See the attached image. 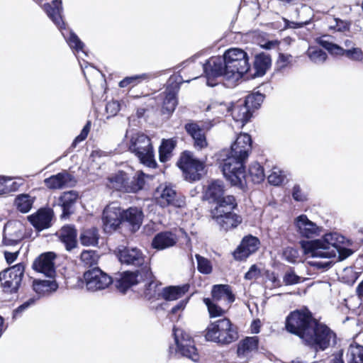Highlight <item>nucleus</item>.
Returning <instances> with one entry per match:
<instances>
[{"label": "nucleus", "instance_id": "obj_1", "mask_svg": "<svg viewBox=\"0 0 363 363\" xmlns=\"http://www.w3.org/2000/svg\"><path fill=\"white\" fill-rule=\"evenodd\" d=\"M286 330L298 336L302 344L315 353L324 352L337 343L336 333L314 318L308 310H295L285 320Z\"/></svg>", "mask_w": 363, "mask_h": 363}, {"label": "nucleus", "instance_id": "obj_2", "mask_svg": "<svg viewBox=\"0 0 363 363\" xmlns=\"http://www.w3.org/2000/svg\"><path fill=\"white\" fill-rule=\"evenodd\" d=\"M345 237L337 233L325 234L321 239L301 240L300 245L304 254H311L313 257H337L343 261L352 255L353 251L344 246Z\"/></svg>", "mask_w": 363, "mask_h": 363}, {"label": "nucleus", "instance_id": "obj_3", "mask_svg": "<svg viewBox=\"0 0 363 363\" xmlns=\"http://www.w3.org/2000/svg\"><path fill=\"white\" fill-rule=\"evenodd\" d=\"M220 167L225 178L233 186H244L243 178L246 176L245 162L247 157L236 155L232 150H223L220 155Z\"/></svg>", "mask_w": 363, "mask_h": 363}, {"label": "nucleus", "instance_id": "obj_4", "mask_svg": "<svg viewBox=\"0 0 363 363\" xmlns=\"http://www.w3.org/2000/svg\"><path fill=\"white\" fill-rule=\"evenodd\" d=\"M225 68L230 82L234 84L246 74L251 68L250 57L247 52L239 48H231L223 53Z\"/></svg>", "mask_w": 363, "mask_h": 363}, {"label": "nucleus", "instance_id": "obj_5", "mask_svg": "<svg viewBox=\"0 0 363 363\" xmlns=\"http://www.w3.org/2000/svg\"><path fill=\"white\" fill-rule=\"evenodd\" d=\"M223 204L216 206L211 209L212 218L219 226L220 230L227 232L237 228L242 223V217L233 212L238 204L235 198L229 195L223 202Z\"/></svg>", "mask_w": 363, "mask_h": 363}, {"label": "nucleus", "instance_id": "obj_6", "mask_svg": "<svg viewBox=\"0 0 363 363\" xmlns=\"http://www.w3.org/2000/svg\"><path fill=\"white\" fill-rule=\"evenodd\" d=\"M204 337L207 341L227 345L237 340L238 334L231 321L224 318L211 322L204 331Z\"/></svg>", "mask_w": 363, "mask_h": 363}, {"label": "nucleus", "instance_id": "obj_7", "mask_svg": "<svg viewBox=\"0 0 363 363\" xmlns=\"http://www.w3.org/2000/svg\"><path fill=\"white\" fill-rule=\"evenodd\" d=\"M128 148L130 152L138 157L141 164L150 168L157 167L151 140L145 134L137 133L133 135Z\"/></svg>", "mask_w": 363, "mask_h": 363}, {"label": "nucleus", "instance_id": "obj_8", "mask_svg": "<svg viewBox=\"0 0 363 363\" xmlns=\"http://www.w3.org/2000/svg\"><path fill=\"white\" fill-rule=\"evenodd\" d=\"M177 165L182 172L184 179L189 182L201 180L205 174V162L195 157L189 150L181 153Z\"/></svg>", "mask_w": 363, "mask_h": 363}, {"label": "nucleus", "instance_id": "obj_9", "mask_svg": "<svg viewBox=\"0 0 363 363\" xmlns=\"http://www.w3.org/2000/svg\"><path fill=\"white\" fill-rule=\"evenodd\" d=\"M115 253L122 264L138 267V269H143L147 267L151 270L150 258L137 247L119 246Z\"/></svg>", "mask_w": 363, "mask_h": 363}, {"label": "nucleus", "instance_id": "obj_10", "mask_svg": "<svg viewBox=\"0 0 363 363\" xmlns=\"http://www.w3.org/2000/svg\"><path fill=\"white\" fill-rule=\"evenodd\" d=\"M25 269V264L20 262L0 272L1 287L4 292L13 294L18 291L24 277Z\"/></svg>", "mask_w": 363, "mask_h": 363}, {"label": "nucleus", "instance_id": "obj_11", "mask_svg": "<svg viewBox=\"0 0 363 363\" xmlns=\"http://www.w3.org/2000/svg\"><path fill=\"white\" fill-rule=\"evenodd\" d=\"M225 62L222 56H213L208 59L203 65V69L206 78V84L213 87L217 84L216 79L223 77V79L230 82V77L225 68Z\"/></svg>", "mask_w": 363, "mask_h": 363}, {"label": "nucleus", "instance_id": "obj_12", "mask_svg": "<svg viewBox=\"0 0 363 363\" xmlns=\"http://www.w3.org/2000/svg\"><path fill=\"white\" fill-rule=\"evenodd\" d=\"M173 335L176 344V354L186 357L194 362L199 360V354L192 337L182 329L173 328Z\"/></svg>", "mask_w": 363, "mask_h": 363}, {"label": "nucleus", "instance_id": "obj_13", "mask_svg": "<svg viewBox=\"0 0 363 363\" xmlns=\"http://www.w3.org/2000/svg\"><path fill=\"white\" fill-rule=\"evenodd\" d=\"M83 277L86 289L92 292L106 289L113 282L112 277L99 267L87 270Z\"/></svg>", "mask_w": 363, "mask_h": 363}, {"label": "nucleus", "instance_id": "obj_14", "mask_svg": "<svg viewBox=\"0 0 363 363\" xmlns=\"http://www.w3.org/2000/svg\"><path fill=\"white\" fill-rule=\"evenodd\" d=\"M184 81L182 80V76H171L167 81V86L164 91V98L163 99L162 106V113L171 115L175 110L178 104L177 94L180 88V84ZM189 82L190 80L185 81Z\"/></svg>", "mask_w": 363, "mask_h": 363}, {"label": "nucleus", "instance_id": "obj_15", "mask_svg": "<svg viewBox=\"0 0 363 363\" xmlns=\"http://www.w3.org/2000/svg\"><path fill=\"white\" fill-rule=\"evenodd\" d=\"M152 276V271L147 267L143 269H137L135 271L123 272L120 278L115 282L116 287L122 293H125L129 288L138 284L141 281H145V279H150Z\"/></svg>", "mask_w": 363, "mask_h": 363}, {"label": "nucleus", "instance_id": "obj_16", "mask_svg": "<svg viewBox=\"0 0 363 363\" xmlns=\"http://www.w3.org/2000/svg\"><path fill=\"white\" fill-rule=\"evenodd\" d=\"M122 208L118 203L113 202L103 211L102 223L104 230L110 233L116 230L122 225Z\"/></svg>", "mask_w": 363, "mask_h": 363}, {"label": "nucleus", "instance_id": "obj_17", "mask_svg": "<svg viewBox=\"0 0 363 363\" xmlns=\"http://www.w3.org/2000/svg\"><path fill=\"white\" fill-rule=\"evenodd\" d=\"M259 245L260 241L258 238L252 235H245L233 251V258L237 261L245 260L258 250Z\"/></svg>", "mask_w": 363, "mask_h": 363}, {"label": "nucleus", "instance_id": "obj_18", "mask_svg": "<svg viewBox=\"0 0 363 363\" xmlns=\"http://www.w3.org/2000/svg\"><path fill=\"white\" fill-rule=\"evenodd\" d=\"M56 257L57 255L54 252H43L35 259L32 268L48 278H54L56 274L55 267Z\"/></svg>", "mask_w": 363, "mask_h": 363}, {"label": "nucleus", "instance_id": "obj_19", "mask_svg": "<svg viewBox=\"0 0 363 363\" xmlns=\"http://www.w3.org/2000/svg\"><path fill=\"white\" fill-rule=\"evenodd\" d=\"M159 196L157 197V203L162 208L169 206L182 207L184 205V199L179 198L177 191L169 185H160L157 189Z\"/></svg>", "mask_w": 363, "mask_h": 363}, {"label": "nucleus", "instance_id": "obj_20", "mask_svg": "<svg viewBox=\"0 0 363 363\" xmlns=\"http://www.w3.org/2000/svg\"><path fill=\"white\" fill-rule=\"evenodd\" d=\"M54 217L53 210L50 208H41L35 213L28 216V220L38 231L49 228L52 225Z\"/></svg>", "mask_w": 363, "mask_h": 363}, {"label": "nucleus", "instance_id": "obj_21", "mask_svg": "<svg viewBox=\"0 0 363 363\" xmlns=\"http://www.w3.org/2000/svg\"><path fill=\"white\" fill-rule=\"evenodd\" d=\"M23 227L21 223L18 222L7 223L3 232L4 245L8 246H14L19 244L23 239Z\"/></svg>", "mask_w": 363, "mask_h": 363}, {"label": "nucleus", "instance_id": "obj_22", "mask_svg": "<svg viewBox=\"0 0 363 363\" xmlns=\"http://www.w3.org/2000/svg\"><path fill=\"white\" fill-rule=\"evenodd\" d=\"M122 225H125L133 233L138 231L143 220V211L137 207H130L127 209L122 208Z\"/></svg>", "mask_w": 363, "mask_h": 363}, {"label": "nucleus", "instance_id": "obj_23", "mask_svg": "<svg viewBox=\"0 0 363 363\" xmlns=\"http://www.w3.org/2000/svg\"><path fill=\"white\" fill-rule=\"evenodd\" d=\"M226 107L227 112L230 113L233 118L240 122L242 127L248 123L252 116V111L245 104H243L242 100H239L236 103H232L230 106H227L224 103H220Z\"/></svg>", "mask_w": 363, "mask_h": 363}, {"label": "nucleus", "instance_id": "obj_24", "mask_svg": "<svg viewBox=\"0 0 363 363\" xmlns=\"http://www.w3.org/2000/svg\"><path fill=\"white\" fill-rule=\"evenodd\" d=\"M225 186L220 180H212L205 190L203 199L209 203H216V206L224 204L222 202L228 196H224Z\"/></svg>", "mask_w": 363, "mask_h": 363}, {"label": "nucleus", "instance_id": "obj_25", "mask_svg": "<svg viewBox=\"0 0 363 363\" xmlns=\"http://www.w3.org/2000/svg\"><path fill=\"white\" fill-rule=\"evenodd\" d=\"M43 9L58 29H65L66 23L62 17V0H52L50 3L45 4Z\"/></svg>", "mask_w": 363, "mask_h": 363}, {"label": "nucleus", "instance_id": "obj_26", "mask_svg": "<svg viewBox=\"0 0 363 363\" xmlns=\"http://www.w3.org/2000/svg\"><path fill=\"white\" fill-rule=\"evenodd\" d=\"M294 223L296 230L301 237L310 238L318 233V226L310 220L305 214L297 216L294 219Z\"/></svg>", "mask_w": 363, "mask_h": 363}, {"label": "nucleus", "instance_id": "obj_27", "mask_svg": "<svg viewBox=\"0 0 363 363\" xmlns=\"http://www.w3.org/2000/svg\"><path fill=\"white\" fill-rule=\"evenodd\" d=\"M44 183L48 189H57L65 186H72L76 184V180L74 176L66 171H62L46 178Z\"/></svg>", "mask_w": 363, "mask_h": 363}, {"label": "nucleus", "instance_id": "obj_28", "mask_svg": "<svg viewBox=\"0 0 363 363\" xmlns=\"http://www.w3.org/2000/svg\"><path fill=\"white\" fill-rule=\"evenodd\" d=\"M79 198L77 191L71 190L64 192L58 199V204L62 208V218H67L74 213L73 207Z\"/></svg>", "mask_w": 363, "mask_h": 363}, {"label": "nucleus", "instance_id": "obj_29", "mask_svg": "<svg viewBox=\"0 0 363 363\" xmlns=\"http://www.w3.org/2000/svg\"><path fill=\"white\" fill-rule=\"evenodd\" d=\"M57 234L60 240L64 244L67 251H71L77 247V232L74 225H66L63 226Z\"/></svg>", "mask_w": 363, "mask_h": 363}, {"label": "nucleus", "instance_id": "obj_30", "mask_svg": "<svg viewBox=\"0 0 363 363\" xmlns=\"http://www.w3.org/2000/svg\"><path fill=\"white\" fill-rule=\"evenodd\" d=\"M252 138L247 133L239 135L235 141L231 145L230 150L237 154L241 155L243 157H247L252 149Z\"/></svg>", "mask_w": 363, "mask_h": 363}, {"label": "nucleus", "instance_id": "obj_31", "mask_svg": "<svg viewBox=\"0 0 363 363\" xmlns=\"http://www.w3.org/2000/svg\"><path fill=\"white\" fill-rule=\"evenodd\" d=\"M185 130L194 140V145L201 150L207 146L206 135L203 129L195 122H190L184 125Z\"/></svg>", "mask_w": 363, "mask_h": 363}, {"label": "nucleus", "instance_id": "obj_32", "mask_svg": "<svg viewBox=\"0 0 363 363\" xmlns=\"http://www.w3.org/2000/svg\"><path fill=\"white\" fill-rule=\"evenodd\" d=\"M176 242L177 238L174 234L170 231H163L154 236L151 245L154 249L162 250L174 246Z\"/></svg>", "mask_w": 363, "mask_h": 363}, {"label": "nucleus", "instance_id": "obj_33", "mask_svg": "<svg viewBox=\"0 0 363 363\" xmlns=\"http://www.w3.org/2000/svg\"><path fill=\"white\" fill-rule=\"evenodd\" d=\"M162 72L163 71L150 72L126 77L119 82V86L121 88H125L130 85L135 86L143 82H149L153 79L157 78L162 74Z\"/></svg>", "mask_w": 363, "mask_h": 363}, {"label": "nucleus", "instance_id": "obj_34", "mask_svg": "<svg viewBox=\"0 0 363 363\" xmlns=\"http://www.w3.org/2000/svg\"><path fill=\"white\" fill-rule=\"evenodd\" d=\"M189 285L185 284L180 286H169L164 287L160 296L167 301H172L182 298L189 290Z\"/></svg>", "mask_w": 363, "mask_h": 363}, {"label": "nucleus", "instance_id": "obj_35", "mask_svg": "<svg viewBox=\"0 0 363 363\" xmlns=\"http://www.w3.org/2000/svg\"><path fill=\"white\" fill-rule=\"evenodd\" d=\"M272 59L269 54L264 52L257 54L254 60L255 73L253 77L264 76L267 71L271 67Z\"/></svg>", "mask_w": 363, "mask_h": 363}, {"label": "nucleus", "instance_id": "obj_36", "mask_svg": "<svg viewBox=\"0 0 363 363\" xmlns=\"http://www.w3.org/2000/svg\"><path fill=\"white\" fill-rule=\"evenodd\" d=\"M211 296L213 300L219 301L225 297L228 303H232L235 300V294L233 293L231 286L228 284L213 285L211 290Z\"/></svg>", "mask_w": 363, "mask_h": 363}, {"label": "nucleus", "instance_id": "obj_37", "mask_svg": "<svg viewBox=\"0 0 363 363\" xmlns=\"http://www.w3.org/2000/svg\"><path fill=\"white\" fill-rule=\"evenodd\" d=\"M264 178L265 174L263 167L259 163L255 162L249 166L246 176L243 178V183L244 185L248 182L259 184L264 181Z\"/></svg>", "mask_w": 363, "mask_h": 363}, {"label": "nucleus", "instance_id": "obj_38", "mask_svg": "<svg viewBox=\"0 0 363 363\" xmlns=\"http://www.w3.org/2000/svg\"><path fill=\"white\" fill-rule=\"evenodd\" d=\"M35 201V197L28 194H21L16 196L13 204L19 212L27 213L31 210Z\"/></svg>", "mask_w": 363, "mask_h": 363}, {"label": "nucleus", "instance_id": "obj_39", "mask_svg": "<svg viewBox=\"0 0 363 363\" xmlns=\"http://www.w3.org/2000/svg\"><path fill=\"white\" fill-rule=\"evenodd\" d=\"M65 39L67 43L69 48L77 52L83 50L84 46V43L79 39L77 35L72 30L67 29H59Z\"/></svg>", "mask_w": 363, "mask_h": 363}, {"label": "nucleus", "instance_id": "obj_40", "mask_svg": "<svg viewBox=\"0 0 363 363\" xmlns=\"http://www.w3.org/2000/svg\"><path fill=\"white\" fill-rule=\"evenodd\" d=\"M33 289L40 297L47 292L55 291L58 289V284L55 280H34Z\"/></svg>", "mask_w": 363, "mask_h": 363}, {"label": "nucleus", "instance_id": "obj_41", "mask_svg": "<svg viewBox=\"0 0 363 363\" xmlns=\"http://www.w3.org/2000/svg\"><path fill=\"white\" fill-rule=\"evenodd\" d=\"M79 240L84 246H96L99 242V234L96 228L84 230L80 235Z\"/></svg>", "mask_w": 363, "mask_h": 363}, {"label": "nucleus", "instance_id": "obj_42", "mask_svg": "<svg viewBox=\"0 0 363 363\" xmlns=\"http://www.w3.org/2000/svg\"><path fill=\"white\" fill-rule=\"evenodd\" d=\"M176 146L172 139H163L159 147V160L161 162H166L169 160L172 152Z\"/></svg>", "mask_w": 363, "mask_h": 363}, {"label": "nucleus", "instance_id": "obj_43", "mask_svg": "<svg viewBox=\"0 0 363 363\" xmlns=\"http://www.w3.org/2000/svg\"><path fill=\"white\" fill-rule=\"evenodd\" d=\"M348 363H363V346L351 344L347 352Z\"/></svg>", "mask_w": 363, "mask_h": 363}, {"label": "nucleus", "instance_id": "obj_44", "mask_svg": "<svg viewBox=\"0 0 363 363\" xmlns=\"http://www.w3.org/2000/svg\"><path fill=\"white\" fill-rule=\"evenodd\" d=\"M145 281H147L145 285L144 296L147 300L158 298L160 296V292H157V288L158 283L156 278L152 273L151 278L145 279Z\"/></svg>", "mask_w": 363, "mask_h": 363}, {"label": "nucleus", "instance_id": "obj_45", "mask_svg": "<svg viewBox=\"0 0 363 363\" xmlns=\"http://www.w3.org/2000/svg\"><path fill=\"white\" fill-rule=\"evenodd\" d=\"M109 181L115 189L126 192V189L128 187V179L125 173L120 172L112 176Z\"/></svg>", "mask_w": 363, "mask_h": 363}, {"label": "nucleus", "instance_id": "obj_46", "mask_svg": "<svg viewBox=\"0 0 363 363\" xmlns=\"http://www.w3.org/2000/svg\"><path fill=\"white\" fill-rule=\"evenodd\" d=\"M259 345V339L257 336L246 337L243 339L238 348V354H245L247 352L257 350Z\"/></svg>", "mask_w": 363, "mask_h": 363}, {"label": "nucleus", "instance_id": "obj_47", "mask_svg": "<svg viewBox=\"0 0 363 363\" xmlns=\"http://www.w3.org/2000/svg\"><path fill=\"white\" fill-rule=\"evenodd\" d=\"M146 177L148 176L143 172H140L133 177L130 181L128 180V187L126 189V192L137 193L142 190L145 184V178Z\"/></svg>", "mask_w": 363, "mask_h": 363}, {"label": "nucleus", "instance_id": "obj_48", "mask_svg": "<svg viewBox=\"0 0 363 363\" xmlns=\"http://www.w3.org/2000/svg\"><path fill=\"white\" fill-rule=\"evenodd\" d=\"M306 54L308 58L315 64L323 63L328 58L326 52L315 46H309Z\"/></svg>", "mask_w": 363, "mask_h": 363}, {"label": "nucleus", "instance_id": "obj_49", "mask_svg": "<svg viewBox=\"0 0 363 363\" xmlns=\"http://www.w3.org/2000/svg\"><path fill=\"white\" fill-rule=\"evenodd\" d=\"M265 98L264 94L259 91L247 95L243 101V104L247 105L252 111L258 109Z\"/></svg>", "mask_w": 363, "mask_h": 363}, {"label": "nucleus", "instance_id": "obj_50", "mask_svg": "<svg viewBox=\"0 0 363 363\" xmlns=\"http://www.w3.org/2000/svg\"><path fill=\"white\" fill-rule=\"evenodd\" d=\"M39 300V296H33L29 298L27 301L18 306L12 312V319L16 320L21 317L22 314L27 311L29 308L35 305L36 302Z\"/></svg>", "mask_w": 363, "mask_h": 363}, {"label": "nucleus", "instance_id": "obj_51", "mask_svg": "<svg viewBox=\"0 0 363 363\" xmlns=\"http://www.w3.org/2000/svg\"><path fill=\"white\" fill-rule=\"evenodd\" d=\"M304 281L301 277L297 275L294 268L289 267L283 277V282L286 286L295 285Z\"/></svg>", "mask_w": 363, "mask_h": 363}, {"label": "nucleus", "instance_id": "obj_52", "mask_svg": "<svg viewBox=\"0 0 363 363\" xmlns=\"http://www.w3.org/2000/svg\"><path fill=\"white\" fill-rule=\"evenodd\" d=\"M203 301L208 308L210 318H213L220 317L225 313V310H223L218 304L215 303L211 298H204Z\"/></svg>", "mask_w": 363, "mask_h": 363}, {"label": "nucleus", "instance_id": "obj_53", "mask_svg": "<svg viewBox=\"0 0 363 363\" xmlns=\"http://www.w3.org/2000/svg\"><path fill=\"white\" fill-rule=\"evenodd\" d=\"M99 255L95 250H83L80 255L82 262L88 267L96 264L99 259Z\"/></svg>", "mask_w": 363, "mask_h": 363}, {"label": "nucleus", "instance_id": "obj_54", "mask_svg": "<svg viewBox=\"0 0 363 363\" xmlns=\"http://www.w3.org/2000/svg\"><path fill=\"white\" fill-rule=\"evenodd\" d=\"M196 259L197 261V269L199 272L203 274H209L211 273L212 265L208 259L199 255H196Z\"/></svg>", "mask_w": 363, "mask_h": 363}, {"label": "nucleus", "instance_id": "obj_55", "mask_svg": "<svg viewBox=\"0 0 363 363\" xmlns=\"http://www.w3.org/2000/svg\"><path fill=\"white\" fill-rule=\"evenodd\" d=\"M298 256V250L295 247H286L283 250L282 257L289 263H296Z\"/></svg>", "mask_w": 363, "mask_h": 363}, {"label": "nucleus", "instance_id": "obj_56", "mask_svg": "<svg viewBox=\"0 0 363 363\" xmlns=\"http://www.w3.org/2000/svg\"><path fill=\"white\" fill-rule=\"evenodd\" d=\"M344 55L351 60L363 62V52L359 48L345 49Z\"/></svg>", "mask_w": 363, "mask_h": 363}, {"label": "nucleus", "instance_id": "obj_57", "mask_svg": "<svg viewBox=\"0 0 363 363\" xmlns=\"http://www.w3.org/2000/svg\"><path fill=\"white\" fill-rule=\"evenodd\" d=\"M293 199L297 202H304L308 200V194L303 191L301 186L298 184H294L291 191Z\"/></svg>", "mask_w": 363, "mask_h": 363}, {"label": "nucleus", "instance_id": "obj_58", "mask_svg": "<svg viewBox=\"0 0 363 363\" xmlns=\"http://www.w3.org/2000/svg\"><path fill=\"white\" fill-rule=\"evenodd\" d=\"M292 55L279 52L276 62L277 70L280 71L286 68L291 62Z\"/></svg>", "mask_w": 363, "mask_h": 363}, {"label": "nucleus", "instance_id": "obj_59", "mask_svg": "<svg viewBox=\"0 0 363 363\" xmlns=\"http://www.w3.org/2000/svg\"><path fill=\"white\" fill-rule=\"evenodd\" d=\"M334 21L335 22V25L334 26H330V29H335L338 32H345L350 30L351 26L350 22L343 21L338 18H334Z\"/></svg>", "mask_w": 363, "mask_h": 363}, {"label": "nucleus", "instance_id": "obj_60", "mask_svg": "<svg viewBox=\"0 0 363 363\" xmlns=\"http://www.w3.org/2000/svg\"><path fill=\"white\" fill-rule=\"evenodd\" d=\"M284 176L281 173V172L273 171L268 176V182L269 184L274 186H279L284 182Z\"/></svg>", "mask_w": 363, "mask_h": 363}, {"label": "nucleus", "instance_id": "obj_61", "mask_svg": "<svg viewBox=\"0 0 363 363\" xmlns=\"http://www.w3.org/2000/svg\"><path fill=\"white\" fill-rule=\"evenodd\" d=\"M106 111L111 116H116L120 111V104L118 101H108L106 105Z\"/></svg>", "mask_w": 363, "mask_h": 363}, {"label": "nucleus", "instance_id": "obj_62", "mask_svg": "<svg viewBox=\"0 0 363 363\" xmlns=\"http://www.w3.org/2000/svg\"><path fill=\"white\" fill-rule=\"evenodd\" d=\"M309 264L311 267L323 272L329 269L333 266V262L330 261H311Z\"/></svg>", "mask_w": 363, "mask_h": 363}, {"label": "nucleus", "instance_id": "obj_63", "mask_svg": "<svg viewBox=\"0 0 363 363\" xmlns=\"http://www.w3.org/2000/svg\"><path fill=\"white\" fill-rule=\"evenodd\" d=\"M259 274V270L256 264H252L249 270L245 274L244 278L246 280H252L256 279Z\"/></svg>", "mask_w": 363, "mask_h": 363}, {"label": "nucleus", "instance_id": "obj_64", "mask_svg": "<svg viewBox=\"0 0 363 363\" xmlns=\"http://www.w3.org/2000/svg\"><path fill=\"white\" fill-rule=\"evenodd\" d=\"M189 301V298L181 300L178 302L174 306H173L170 311V313L172 314L177 313L179 311L184 310L186 307L187 303Z\"/></svg>", "mask_w": 363, "mask_h": 363}]
</instances>
